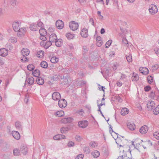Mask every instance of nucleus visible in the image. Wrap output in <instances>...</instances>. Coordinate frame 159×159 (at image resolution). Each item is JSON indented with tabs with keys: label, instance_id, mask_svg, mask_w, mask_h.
Instances as JSON below:
<instances>
[{
	"label": "nucleus",
	"instance_id": "nucleus-37",
	"mask_svg": "<svg viewBox=\"0 0 159 159\" xmlns=\"http://www.w3.org/2000/svg\"><path fill=\"white\" fill-rule=\"evenodd\" d=\"M66 36L68 39H71L74 37V34H71L70 33H68L66 35Z\"/></svg>",
	"mask_w": 159,
	"mask_h": 159
},
{
	"label": "nucleus",
	"instance_id": "nucleus-16",
	"mask_svg": "<svg viewBox=\"0 0 159 159\" xmlns=\"http://www.w3.org/2000/svg\"><path fill=\"white\" fill-rule=\"evenodd\" d=\"M148 130V127L146 125H144L139 129V131L142 134H144L147 133Z\"/></svg>",
	"mask_w": 159,
	"mask_h": 159
},
{
	"label": "nucleus",
	"instance_id": "nucleus-10",
	"mask_svg": "<svg viewBox=\"0 0 159 159\" xmlns=\"http://www.w3.org/2000/svg\"><path fill=\"white\" fill-rule=\"evenodd\" d=\"M56 26L58 29H61L64 26V22L62 20H58L56 21Z\"/></svg>",
	"mask_w": 159,
	"mask_h": 159
},
{
	"label": "nucleus",
	"instance_id": "nucleus-3",
	"mask_svg": "<svg viewBox=\"0 0 159 159\" xmlns=\"http://www.w3.org/2000/svg\"><path fill=\"white\" fill-rule=\"evenodd\" d=\"M32 74L34 76L37 77L36 81L37 84L40 85V70L36 69L32 72Z\"/></svg>",
	"mask_w": 159,
	"mask_h": 159
},
{
	"label": "nucleus",
	"instance_id": "nucleus-57",
	"mask_svg": "<svg viewBox=\"0 0 159 159\" xmlns=\"http://www.w3.org/2000/svg\"><path fill=\"white\" fill-rule=\"evenodd\" d=\"M98 88L100 90H102L104 92V89H105V88L104 87L101 86L100 84H98Z\"/></svg>",
	"mask_w": 159,
	"mask_h": 159
},
{
	"label": "nucleus",
	"instance_id": "nucleus-31",
	"mask_svg": "<svg viewBox=\"0 0 159 159\" xmlns=\"http://www.w3.org/2000/svg\"><path fill=\"white\" fill-rule=\"evenodd\" d=\"M68 130V128L67 127H62L61 128V133H66Z\"/></svg>",
	"mask_w": 159,
	"mask_h": 159
},
{
	"label": "nucleus",
	"instance_id": "nucleus-62",
	"mask_svg": "<svg viewBox=\"0 0 159 159\" xmlns=\"http://www.w3.org/2000/svg\"><path fill=\"white\" fill-rule=\"evenodd\" d=\"M78 84L79 85H84L86 84V82L85 81H83L80 82H78Z\"/></svg>",
	"mask_w": 159,
	"mask_h": 159
},
{
	"label": "nucleus",
	"instance_id": "nucleus-29",
	"mask_svg": "<svg viewBox=\"0 0 159 159\" xmlns=\"http://www.w3.org/2000/svg\"><path fill=\"white\" fill-rule=\"evenodd\" d=\"M15 126L18 130H20L21 129H22V125L21 124V123L19 121H17L15 123Z\"/></svg>",
	"mask_w": 159,
	"mask_h": 159
},
{
	"label": "nucleus",
	"instance_id": "nucleus-49",
	"mask_svg": "<svg viewBox=\"0 0 159 159\" xmlns=\"http://www.w3.org/2000/svg\"><path fill=\"white\" fill-rule=\"evenodd\" d=\"M16 0H11V4L13 6L16 5Z\"/></svg>",
	"mask_w": 159,
	"mask_h": 159
},
{
	"label": "nucleus",
	"instance_id": "nucleus-56",
	"mask_svg": "<svg viewBox=\"0 0 159 159\" xmlns=\"http://www.w3.org/2000/svg\"><path fill=\"white\" fill-rule=\"evenodd\" d=\"M74 143L72 141L69 142L68 144V146L70 147H73L74 146Z\"/></svg>",
	"mask_w": 159,
	"mask_h": 159
},
{
	"label": "nucleus",
	"instance_id": "nucleus-36",
	"mask_svg": "<svg viewBox=\"0 0 159 159\" xmlns=\"http://www.w3.org/2000/svg\"><path fill=\"white\" fill-rule=\"evenodd\" d=\"M153 112L154 114L156 115L159 113V105H158L157 107H156Z\"/></svg>",
	"mask_w": 159,
	"mask_h": 159
},
{
	"label": "nucleus",
	"instance_id": "nucleus-5",
	"mask_svg": "<svg viewBox=\"0 0 159 159\" xmlns=\"http://www.w3.org/2000/svg\"><path fill=\"white\" fill-rule=\"evenodd\" d=\"M69 26L72 30L75 31L78 29L79 25L78 23L75 22L74 21H72L69 24Z\"/></svg>",
	"mask_w": 159,
	"mask_h": 159
},
{
	"label": "nucleus",
	"instance_id": "nucleus-51",
	"mask_svg": "<svg viewBox=\"0 0 159 159\" xmlns=\"http://www.w3.org/2000/svg\"><path fill=\"white\" fill-rule=\"evenodd\" d=\"M145 143L146 144H147L149 146H151L152 145V143L150 140L146 141Z\"/></svg>",
	"mask_w": 159,
	"mask_h": 159
},
{
	"label": "nucleus",
	"instance_id": "nucleus-23",
	"mask_svg": "<svg viewBox=\"0 0 159 159\" xmlns=\"http://www.w3.org/2000/svg\"><path fill=\"white\" fill-rule=\"evenodd\" d=\"M129 110L126 108H124L121 111L120 113L121 115L125 116L129 112Z\"/></svg>",
	"mask_w": 159,
	"mask_h": 159
},
{
	"label": "nucleus",
	"instance_id": "nucleus-60",
	"mask_svg": "<svg viewBox=\"0 0 159 159\" xmlns=\"http://www.w3.org/2000/svg\"><path fill=\"white\" fill-rule=\"evenodd\" d=\"M4 62L2 58L0 57V65H4Z\"/></svg>",
	"mask_w": 159,
	"mask_h": 159
},
{
	"label": "nucleus",
	"instance_id": "nucleus-11",
	"mask_svg": "<svg viewBox=\"0 0 159 159\" xmlns=\"http://www.w3.org/2000/svg\"><path fill=\"white\" fill-rule=\"evenodd\" d=\"M52 98L53 100L55 101L59 100L61 98L60 93L58 92H54L52 95Z\"/></svg>",
	"mask_w": 159,
	"mask_h": 159
},
{
	"label": "nucleus",
	"instance_id": "nucleus-52",
	"mask_svg": "<svg viewBox=\"0 0 159 159\" xmlns=\"http://www.w3.org/2000/svg\"><path fill=\"white\" fill-rule=\"evenodd\" d=\"M68 123H70L72 122L74 119L73 118L70 117L66 118Z\"/></svg>",
	"mask_w": 159,
	"mask_h": 159
},
{
	"label": "nucleus",
	"instance_id": "nucleus-38",
	"mask_svg": "<svg viewBox=\"0 0 159 159\" xmlns=\"http://www.w3.org/2000/svg\"><path fill=\"white\" fill-rule=\"evenodd\" d=\"M56 115L58 117H61L64 115V112L62 111H58L56 112Z\"/></svg>",
	"mask_w": 159,
	"mask_h": 159
},
{
	"label": "nucleus",
	"instance_id": "nucleus-34",
	"mask_svg": "<svg viewBox=\"0 0 159 159\" xmlns=\"http://www.w3.org/2000/svg\"><path fill=\"white\" fill-rule=\"evenodd\" d=\"M13 154L15 156H19L20 155V150L17 148L13 150Z\"/></svg>",
	"mask_w": 159,
	"mask_h": 159
},
{
	"label": "nucleus",
	"instance_id": "nucleus-63",
	"mask_svg": "<svg viewBox=\"0 0 159 159\" xmlns=\"http://www.w3.org/2000/svg\"><path fill=\"white\" fill-rule=\"evenodd\" d=\"M155 96V93L153 91H151L150 94V97L151 98H154Z\"/></svg>",
	"mask_w": 159,
	"mask_h": 159
},
{
	"label": "nucleus",
	"instance_id": "nucleus-41",
	"mask_svg": "<svg viewBox=\"0 0 159 159\" xmlns=\"http://www.w3.org/2000/svg\"><path fill=\"white\" fill-rule=\"evenodd\" d=\"M17 32H18L17 33V36L18 37H22L24 36L25 34H23V33H22L21 31H20L19 30V31H18Z\"/></svg>",
	"mask_w": 159,
	"mask_h": 159
},
{
	"label": "nucleus",
	"instance_id": "nucleus-2",
	"mask_svg": "<svg viewBox=\"0 0 159 159\" xmlns=\"http://www.w3.org/2000/svg\"><path fill=\"white\" fill-rule=\"evenodd\" d=\"M128 149L127 151L123 150V156L125 159H132L131 156V151L130 150V147L128 146Z\"/></svg>",
	"mask_w": 159,
	"mask_h": 159
},
{
	"label": "nucleus",
	"instance_id": "nucleus-14",
	"mask_svg": "<svg viewBox=\"0 0 159 159\" xmlns=\"http://www.w3.org/2000/svg\"><path fill=\"white\" fill-rule=\"evenodd\" d=\"M57 39V36L55 34H52L50 35L48 42L51 43L52 42H55Z\"/></svg>",
	"mask_w": 159,
	"mask_h": 159
},
{
	"label": "nucleus",
	"instance_id": "nucleus-28",
	"mask_svg": "<svg viewBox=\"0 0 159 159\" xmlns=\"http://www.w3.org/2000/svg\"><path fill=\"white\" fill-rule=\"evenodd\" d=\"M92 155L95 158L98 157L100 155L99 152L97 150H95L91 153Z\"/></svg>",
	"mask_w": 159,
	"mask_h": 159
},
{
	"label": "nucleus",
	"instance_id": "nucleus-55",
	"mask_svg": "<svg viewBox=\"0 0 159 159\" xmlns=\"http://www.w3.org/2000/svg\"><path fill=\"white\" fill-rule=\"evenodd\" d=\"M151 89V87L149 86H147L144 87V90L146 92L149 91Z\"/></svg>",
	"mask_w": 159,
	"mask_h": 159
},
{
	"label": "nucleus",
	"instance_id": "nucleus-54",
	"mask_svg": "<svg viewBox=\"0 0 159 159\" xmlns=\"http://www.w3.org/2000/svg\"><path fill=\"white\" fill-rule=\"evenodd\" d=\"M109 132H110V133L111 134L112 133L114 132L115 134H116L117 135L118 134L116 133H115V132H114L113 131V130L112 129V126H111V125H109Z\"/></svg>",
	"mask_w": 159,
	"mask_h": 159
},
{
	"label": "nucleus",
	"instance_id": "nucleus-6",
	"mask_svg": "<svg viewBox=\"0 0 159 159\" xmlns=\"http://www.w3.org/2000/svg\"><path fill=\"white\" fill-rule=\"evenodd\" d=\"M149 11L151 14L154 15L157 11V7L154 4H152L150 6Z\"/></svg>",
	"mask_w": 159,
	"mask_h": 159
},
{
	"label": "nucleus",
	"instance_id": "nucleus-46",
	"mask_svg": "<svg viewBox=\"0 0 159 159\" xmlns=\"http://www.w3.org/2000/svg\"><path fill=\"white\" fill-rule=\"evenodd\" d=\"M19 31H21L22 33H23V34H25L26 32V30L25 28H19Z\"/></svg>",
	"mask_w": 159,
	"mask_h": 159
},
{
	"label": "nucleus",
	"instance_id": "nucleus-7",
	"mask_svg": "<svg viewBox=\"0 0 159 159\" xmlns=\"http://www.w3.org/2000/svg\"><path fill=\"white\" fill-rule=\"evenodd\" d=\"M58 104L60 107L64 108L66 106L67 102L64 99H61L59 100Z\"/></svg>",
	"mask_w": 159,
	"mask_h": 159
},
{
	"label": "nucleus",
	"instance_id": "nucleus-25",
	"mask_svg": "<svg viewBox=\"0 0 159 159\" xmlns=\"http://www.w3.org/2000/svg\"><path fill=\"white\" fill-rule=\"evenodd\" d=\"M59 60L58 58L56 57H53L51 58L50 61L52 63H57L59 61Z\"/></svg>",
	"mask_w": 159,
	"mask_h": 159
},
{
	"label": "nucleus",
	"instance_id": "nucleus-1",
	"mask_svg": "<svg viewBox=\"0 0 159 159\" xmlns=\"http://www.w3.org/2000/svg\"><path fill=\"white\" fill-rule=\"evenodd\" d=\"M22 55L25 58H22L21 59V61L22 62H25L28 61L27 57H25L28 55L30 53V51L27 48H23L21 51Z\"/></svg>",
	"mask_w": 159,
	"mask_h": 159
},
{
	"label": "nucleus",
	"instance_id": "nucleus-27",
	"mask_svg": "<svg viewBox=\"0 0 159 159\" xmlns=\"http://www.w3.org/2000/svg\"><path fill=\"white\" fill-rule=\"evenodd\" d=\"M48 66V64L46 61H43L40 63V67L46 69L47 68Z\"/></svg>",
	"mask_w": 159,
	"mask_h": 159
},
{
	"label": "nucleus",
	"instance_id": "nucleus-59",
	"mask_svg": "<svg viewBox=\"0 0 159 159\" xmlns=\"http://www.w3.org/2000/svg\"><path fill=\"white\" fill-rule=\"evenodd\" d=\"M122 42L123 43H124L125 44H128V42L127 40V39H125L124 38H123L122 39Z\"/></svg>",
	"mask_w": 159,
	"mask_h": 159
},
{
	"label": "nucleus",
	"instance_id": "nucleus-18",
	"mask_svg": "<svg viewBox=\"0 0 159 159\" xmlns=\"http://www.w3.org/2000/svg\"><path fill=\"white\" fill-rule=\"evenodd\" d=\"M11 134L12 136L15 139L18 140L20 139V134L18 131H12Z\"/></svg>",
	"mask_w": 159,
	"mask_h": 159
},
{
	"label": "nucleus",
	"instance_id": "nucleus-47",
	"mask_svg": "<svg viewBox=\"0 0 159 159\" xmlns=\"http://www.w3.org/2000/svg\"><path fill=\"white\" fill-rule=\"evenodd\" d=\"M25 98L24 99V101L25 102L26 104H27L28 102V100H29V98H28L29 95H28L27 94H26L25 95Z\"/></svg>",
	"mask_w": 159,
	"mask_h": 159
},
{
	"label": "nucleus",
	"instance_id": "nucleus-13",
	"mask_svg": "<svg viewBox=\"0 0 159 159\" xmlns=\"http://www.w3.org/2000/svg\"><path fill=\"white\" fill-rule=\"evenodd\" d=\"M8 50L5 48H2L0 49V55L5 57L7 55Z\"/></svg>",
	"mask_w": 159,
	"mask_h": 159
},
{
	"label": "nucleus",
	"instance_id": "nucleus-61",
	"mask_svg": "<svg viewBox=\"0 0 159 159\" xmlns=\"http://www.w3.org/2000/svg\"><path fill=\"white\" fill-rule=\"evenodd\" d=\"M154 51L155 53L157 55L159 54V48H156L154 49Z\"/></svg>",
	"mask_w": 159,
	"mask_h": 159
},
{
	"label": "nucleus",
	"instance_id": "nucleus-12",
	"mask_svg": "<svg viewBox=\"0 0 159 159\" xmlns=\"http://www.w3.org/2000/svg\"><path fill=\"white\" fill-rule=\"evenodd\" d=\"M147 107L148 110H151L154 108L155 107V104L153 101H150L147 103Z\"/></svg>",
	"mask_w": 159,
	"mask_h": 159
},
{
	"label": "nucleus",
	"instance_id": "nucleus-44",
	"mask_svg": "<svg viewBox=\"0 0 159 159\" xmlns=\"http://www.w3.org/2000/svg\"><path fill=\"white\" fill-rule=\"evenodd\" d=\"M153 135L157 139H159V132H155L154 133Z\"/></svg>",
	"mask_w": 159,
	"mask_h": 159
},
{
	"label": "nucleus",
	"instance_id": "nucleus-35",
	"mask_svg": "<svg viewBox=\"0 0 159 159\" xmlns=\"http://www.w3.org/2000/svg\"><path fill=\"white\" fill-rule=\"evenodd\" d=\"M126 59L129 62H130L132 61V59L131 55L129 54L128 55H126Z\"/></svg>",
	"mask_w": 159,
	"mask_h": 159
},
{
	"label": "nucleus",
	"instance_id": "nucleus-45",
	"mask_svg": "<svg viewBox=\"0 0 159 159\" xmlns=\"http://www.w3.org/2000/svg\"><path fill=\"white\" fill-rule=\"evenodd\" d=\"M10 40H11V42L12 43H15L17 42V40L16 38L14 37H11L10 39Z\"/></svg>",
	"mask_w": 159,
	"mask_h": 159
},
{
	"label": "nucleus",
	"instance_id": "nucleus-19",
	"mask_svg": "<svg viewBox=\"0 0 159 159\" xmlns=\"http://www.w3.org/2000/svg\"><path fill=\"white\" fill-rule=\"evenodd\" d=\"M53 138L55 140H59L65 138V136L63 134H58L54 136Z\"/></svg>",
	"mask_w": 159,
	"mask_h": 159
},
{
	"label": "nucleus",
	"instance_id": "nucleus-15",
	"mask_svg": "<svg viewBox=\"0 0 159 159\" xmlns=\"http://www.w3.org/2000/svg\"><path fill=\"white\" fill-rule=\"evenodd\" d=\"M88 30L87 29H83L80 32L81 36L83 38H87L88 34Z\"/></svg>",
	"mask_w": 159,
	"mask_h": 159
},
{
	"label": "nucleus",
	"instance_id": "nucleus-26",
	"mask_svg": "<svg viewBox=\"0 0 159 159\" xmlns=\"http://www.w3.org/2000/svg\"><path fill=\"white\" fill-rule=\"evenodd\" d=\"M20 151L24 155H25L27 152V148L23 146L20 148Z\"/></svg>",
	"mask_w": 159,
	"mask_h": 159
},
{
	"label": "nucleus",
	"instance_id": "nucleus-8",
	"mask_svg": "<svg viewBox=\"0 0 159 159\" xmlns=\"http://www.w3.org/2000/svg\"><path fill=\"white\" fill-rule=\"evenodd\" d=\"M88 125V122L87 121L84 120L80 121L78 122V125L80 127L82 128H85Z\"/></svg>",
	"mask_w": 159,
	"mask_h": 159
},
{
	"label": "nucleus",
	"instance_id": "nucleus-4",
	"mask_svg": "<svg viewBox=\"0 0 159 159\" xmlns=\"http://www.w3.org/2000/svg\"><path fill=\"white\" fill-rule=\"evenodd\" d=\"M40 21H38L37 24L33 23L30 25V30L33 31H36L39 29V27H40L39 24Z\"/></svg>",
	"mask_w": 159,
	"mask_h": 159
},
{
	"label": "nucleus",
	"instance_id": "nucleus-21",
	"mask_svg": "<svg viewBox=\"0 0 159 159\" xmlns=\"http://www.w3.org/2000/svg\"><path fill=\"white\" fill-rule=\"evenodd\" d=\"M55 42V45L57 47H61L62 45L63 40L61 39H57Z\"/></svg>",
	"mask_w": 159,
	"mask_h": 159
},
{
	"label": "nucleus",
	"instance_id": "nucleus-58",
	"mask_svg": "<svg viewBox=\"0 0 159 159\" xmlns=\"http://www.w3.org/2000/svg\"><path fill=\"white\" fill-rule=\"evenodd\" d=\"M158 66L157 64H156L152 66V69L153 70H156L158 68Z\"/></svg>",
	"mask_w": 159,
	"mask_h": 159
},
{
	"label": "nucleus",
	"instance_id": "nucleus-40",
	"mask_svg": "<svg viewBox=\"0 0 159 159\" xmlns=\"http://www.w3.org/2000/svg\"><path fill=\"white\" fill-rule=\"evenodd\" d=\"M149 84H151L153 81V77L150 75L148 76L147 78Z\"/></svg>",
	"mask_w": 159,
	"mask_h": 159
},
{
	"label": "nucleus",
	"instance_id": "nucleus-17",
	"mask_svg": "<svg viewBox=\"0 0 159 159\" xmlns=\"http://www.w3.org/2000/svg\"><path fill=\"white\" fill-rule=\"evenodd\" d=\"M139 70V71L143 75H147L149 72L148 69L146 67H140Z\"/></svg>",
	"mask_w": 159,
	"mask_h": 159
},
{
	"label": "nucleus",
	"instance_id": "nucleus-32",
	"mask_svg": "<svg viewBox=\"0 0 159 159\" xmlns=\"http://www.w3.org/2000/svg\"><path fill=\"white\" fill-rule=\"evenodd\" d=\"M34 79L33 77H30L28 78V80L27 81L28 84L30 85L32 84L34 82Z\"/></svg>",
	"mask_w": 159,
	"mask_h": 159
},
{
	"label": "nucleus",
	"instance_id": "nucleus-22",
	"mask_svg": "<svg viewBox=\"0 0 159 159\" xmlns=\"http://www.w3.org/2000/svg\"><path fill=\"white\" fill-rule=\"evenodd\" d=\"M139 78L138 75L135 73H133L132 75L131 79L133 81H137L139 80Z\"/></svg>",
	"mask_w": 159,
	"mask_h": 159
},
{
	"label": "nucleus",
	"instance_id": "nucleus-9",
	"mask_svg": "<svg viewBox=\"0 0 159 159\" xmlns=\"http://www.w3.org/2000/svg\"><path fill=\"white\" fill-rule=\"evenodd\" d=\"M52 45V43L49 42L48 41H40V46L43 47L45 49L48 48Z\"/></svg>",
	"mask_w": 159,
	"mask_h": 159
},
{
	"label": "nucleus",
	"instance_id": "nucleus-43",
	"mask_svg": "<svg viewBox=\"0 0 159 159\" xmlns=\"http://www.w3.org/2000/svg\"><path fill=\"white\" fill-rule=\"evenodd\" d=\"M45 36V35H43L40 34V40H41V41H46L47 40V38Z\"/></svg>",
	"mask_w": 159,
	"mask_h": 159
},
{
	"label": "nucleus",
	"instance_id": "nucleus-42",
	"mask_svg": "<svg viewBox=\"0 0 159 159\" xmlns=\"http://www.w3.org/2000/svg\"><path fill=\"white\" fill-rule=\"evenodd\" d=\"M84 155L83 154H80L78 155V156L76 157L75 159H83L84 157Z\"/></svg>",
	"mask_w": 159,
	"mask_h": 159
},
{
	"label": "nucleus",
	"instance_id": "nucleus-24",
	"mask_svg": "<svg viewBox=\"0 0 159 159\" xmlns=\"http://www.w3.org/2000/svg\"><path fill=\"white\" fill-rule=\"evenodd\" d=\"M127 126L128 128L131 130H133L135 128V126L134 123L131 124L129 123L127 124Z\"/></svg>",
	"mask_w": 159,
	"mask_h": 159
},
{
	"label": "nucleus",
	"instance_id": "nucleus-64",
	"mask_svg": "<svg viewBox=\"0 0 159 159\" xmlns=\"http://www.w3.org/2000/svg\"><path fill=\"white\" fill-rule=\"evenodd\" d=\"M89 22L91 23V24L93 25L94 26V20L92 18H90L89 20Z\"/></svg>",
	"mask_w": 159,
	"mask_h": 159
},
{
	"label": "nucleus",
	"instance_id": "nucleus-53",
	"mask_svg": "<svg viewBox=\"0 0 159 159\" xmlns=\"http://www.w3.org/2000/svg\"><path fill=\"white\" fill-rule=\"evenodd\" d=\"M61 122L64 124L67 123L68 122L66 118H65L61 120Z\"/></svg>",
	"mask_w": 159,
	"mask_h": 159
},
{
	"label": "nucleus",
	"instance_id": "nucleus-39",
	"mask_svg": "<svg viewBox=\"0 0 159 159\" xmlns=\"http://www.w3.org/2000/svg\"><path fill=\"white\" fill-rule=\"evenodd\" d=\"M112 43V40H109L107 42L105 45V47L108 48L111 45Z\"/></svg>",
	"mask_w": 159,
	"mask_h": 159
},
{
	"label": "nucleus",
	"instance_id": "nucleus-30",
	"mask_svg": "<svg viewBox=\"0 0 159 159\" xmlns=\"http://www.w3.org/2000/svg\"><path fill=\"white\" fill-rule=\"evenodd\" d=\"M40 34L43 35H45L47 34V30L44 28H43V26H42L41 28H40Z\"/></svg>",
	"mask_w": 159,
	"mask_h": 159
},
{
	"label": "nucleus",
	"instance_id": "nucleus-33",
	"mask_svg": "<svg viewBox=\"0 0 159 159\" xmlns=\"http://www.w3.org/2000/svg\"><path fill=\"white\" fill-rule=\"evenodd\" d=\"M27 68L28 70L32 71L34 69V66L33 64H29L27 66Z\"/></svg>",
	"mask_w": 159,
	"mask_h": 159
},
{
	"label": "nucleus",
	"instance_id": "nucleus-50",
	"mask_svg": "<svg viewBox=\"0 0 159 159\" xmlns=\"http://www.w3.org/2000/svg\"><path fill=\"white\" fill-rule=\"evenodd\" d=\"M102 44V41L101 40H100L99 41H96L97 46L98 47L101 46Z\"/></svg>",
	"mask_w": 159,
	"mask_h": 159
},
{
	"label": "nucleus",
	"instance_id": "nucleus-48",
	"mask_svg": "<svg viewBox=\"0 0 159 159\" xmlns=\"http://www.w3.org/2000/svg\"><path fill=\"white\" fill-rule=\"evenodd\" d=\"M84 151L86 152L87 153H89L90 152L89 148L88 147H85L84 149Z\"/></svg>",
	"mask_w": 159,
	"mask_h": 159
},
{
	"label": "nucleus",
	"instance_id": "nucleus-20",
	"mask_svg": "<svg viewBox=\"0 0 159 159\" xmlns=\"http://www.w3.org/2000/svg\"><path fill=\"white\" fill-rule=\"evenodd\" d=\"M19 24L18 22H14L12 24V27L14 30L15 32L19 31Z\"/></svg>",
	"mask_w": 159,
	"mask_h": 159
}]
</instances>
